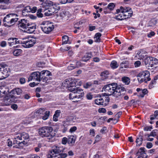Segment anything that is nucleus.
<instances>
[{"instance_id":"26","label":"nucleus","mask_w":158,"mask_h":158,"mask_svg":"<svg viewBox=\"0 0 158 158\" xmlns=\"http://www.w3.org/2000/svg\"><path fill=\"white\" fill-rule=\"evenodd\" d=\"M122 81L126 85H128L130 82V78L124 76L121 78Z\"/></svg>"},{"instance_id":"9","label":"nucleus","mask_w":158,"mask_h":158,"mask_svg":"<svg viewBox=\"0 0 158 158\" xmlns=\"http://www.w3.org/2000/svg\"><path fill=\"white\" fill-rule=\"evenodd\" d=\"M150 75L149 72L148 71H144L140 72L137 76L138 81L140 83L143 82L147 83L151 80Z\"/></svg>"},{"instance_id":"5","label":"nucleus","mask_w":158,"mask_h":158,"mask_svg":"<svg viewBox=\"0 0 158 158\" xmlns=\"http://www.w3.org/2000/svg\"><path fill=\"white\" fill-rule=\"evenodd\" d=\"M42 6L45 9L44 15L46 16H51L56 11L54 9L56 6L53 5L51 1H46L42 3Z\"/></svg>"},{"instance_id":"10","label":"nucleus","mask_w":158,"mask_h":158,"mask_svg":"<svg viewBox=\"0 0 158 158\" xmlns=\"http://www.w3.org/2000/svg\"><path fill=\"white\" fill-rule=\"evenodd\" d=\"M40 27L44 33L48 34L53 30L54 26L51 22L45 21L42 23Z\"/></svg>"},{"instance_id":"29","label":"nucleus","mask_w":158,"mask_h":158,"mask_svg":"<svg viewBox=\"0 0 158 158\" xmlns=\"http://www.w3.org/2000/svg\"><path fill=\"white\" fill-rule=\"evenodd\" d=\"M157 22V21L155 19H152L148 23V27H153L156 25Z\"/></svg>"},{"instance_id":"48","label":"nucleus","mask_w":158,"mask_h":158,"mask_svg":"<svg viewBox=\"0 0 158 158\" xmlns=\"http://www.w3.org/2000/svg\"><path fill=\"white\" fill-rule=\"evenodd\" d=\"M156 83V81L153 80L151 81L149 85V87L151 89L153 87V85L155 84Z\"/></svg>"},{"instance_id":"32","label":"nucleus","mask_w":158,"mask_h":158,"mask_svg":"<svg viewBox=\"0 0 158 158\" xmlns=\"http://www.w3.org/2000/svg\"><path fill=\"white\" fill-rule=\"evenodd\" d=\"M151 61V67H153L154 65L158 64V60L156 58L152 57Z\"/></svg>"},{"instance_id":"49","label":"nucleus","mask_w":158,"mask_h":158,"mask_svg":"<svg viewBox=\"0 0 158 158\" xmlns=\"http://www.w3.org/2000/svg\"><path fill=\"white\" fill-rule=\"evenodd\" d=\"M93 96L90 93H88L86 95V97L88 100H91L93 98Z\"/></svg>"},{"instance_id":"16","label":"nucleus","mask_w":158,"mask_h":158,"mask_svg":"<svg viewBox=\"0 0 158 158\" xmlns=\"http://www.w3.org/2000/svg\"><path fill=\"white\" fill-rule=\"evenodd\" d=\"M36 29V25L34 23L29 22L24 31L28 33H32Z\"/></svg>"},{"instance_id":"64","label":"nucleus","mask_w":158,"mask_h":158,"mask_svg":"<svg viewBox=\"0 0 158 158\" xmlns=\"http://www.w3.org/2000/svg\"><path fill=\"white\" fill-rule=\"evenodd\" d=\"M21 84H23L25 82V79L24 78H21L19 80Z\"/></svg>"},{"instance_id":"18","label":"nucleus","mask_w":158,"mask_h":158,"mask_svg":"<svg viewBox=\"0 0 158 158\" xmlns=\"http://www.w3.org/2000/svg\"><path fill=\"white\" fill-rule=\"evenodd\" d=\"M8 44L10 46H12L15 44H21V41L19 40L16 38H10L8 40Z\"/></svg>"},{"instance_id":"43","label":"nucleus","mask_w":158,"mask_h":158,"mask_svg":"<svg viewBox=\"0 0 158 158\" xmlns=\"http://www.w3.org/2000/svg\"><path fill=\"white\" fill-rule=\"evenodd\" d=\"M114 18L117 19L118 20H123V19L122 18V15L121 14L115 15L114 17Z\"/></svg>"},{"instance_id":"20","label":"nucleus","mask_w":158,"mask_h":158,"mask_svg":"<svg viewBox=\"0 0 158 158\" xmlns=\"http://www.w3.org/2000/svg\"><path fill=\"white\" fill-rule=\"evenodd\" d=\"M136 154L138 156L137 158H146L147 157V155L145 152L144 148H143L139 149Z\"/></svg>"},{"instance_id":"8","label":"nucleus","mask_w":158,"mask_h":158,"mask_svg":"<svg viewBox=\"0 0 158 158\" xmlns=\"http://www.w3.org/2000/svg\"><path fill=\"white\" fill-rule=\"evenodd\" d=\"M17 101L16 98L14 95L10 94H6L4 98L1 103L2 106H8L12 102L15 103Z\"/></svg>"},{"instance_id":"19","label":"nucleus","mask_w":158,"mask_h":158,"mask_svg":"<svg viewBox=\"0 0 158 158\" xmlns=\"http://www.w3.org/2000/svg\"><path fill=\"white\" fill-rule=\"evenodd\" d=\"M29 22V21L27 19H21L20 21L18 23L19 27H20L25 30L27 25L28 24Z\"/></svg>"},{"instance_id":"61","label":"nucleus","mask_w":158,"mask_h":158,"mask_svg":"<svg viewBox=\"0 0 158 158\" xmlns=\"http://www.w3.org/2000/svg\"><path fill=\"white\" fill-rule=\"evenodd\" d=\"M7 145L10 147H11L12 146V141L9 139H8L7 140Z\"/></svg>"},{"instance_id":"1","label":"nucleus","mask_w":158,"mask_h":158,"mask_svg":"<svg viewBox=\"0 0 158 158\" xmlns=\"http://www.w3.org/2000/svg\"><path fill=\"white\" fill-rule=\"evenodd\" d=\"M102 89L106 92L108 95H112L116 98L123 97L126 92L125 88L118 85L116 83H113L105 85Z\"/></svg>"},{"instance_id":"33","label":"nucleus","mask_w":158,"mask_h":158,"mask_svg":"<svg viewBox=\"0 0 158 158\" xmlns=\"http://www.w3.org/2000/svg\"><path fill=\"white\" fill-rule=\"evenodd\" d=\"M110 65L112 69H115L118 67L119 65L116 61L113 60L111 62Z\"/></svg>"},{"instance_id":"52","label":"nucleus","mask_w":158,"mask_h":158,"mask_svg":"<svg viewBox=\"0 0 158 158\" xmlns=\"http://www.w3.org/2000/svg\"><path fill=\"white\" fill-rule=\"evenodd\" d=\"M27 158H40V157L35 154H31Z\"/></svg>"},{"instance_id":"30","label":"nucleus","mask_w":158,"mask_h":158,"mask_svg":"<svg viewBox=\"0 0 158 158\" xmlns=\"http://www.w3.org/2000/svg\"><path fill=\"white\" fill-rule=\"evenodd\" d=\"M142 136L141 135H139V137H137L136 140L137 145L138 146L141 145L142 143Z\"/></svg>"},{"instance_id":"13","label":"nucleus","mask_w":158,"mask_h":158,"mask_svg":"<svg viewBox=\"0 0 158 158\" xmlns=\"http://www.w3.org/2000/svg\"><path fill=\"white\" fill-rule=\"evenodd\" d=\"M121 10V13L123 14L124 19L128 18L131 17L133 14V11L129 7H120Z\"/></svg>"},{"instance_id":"36","label":"nucleus","mask_w":158,"mask_h":158,"mask_svg":"<svg viewBox=\"0 0 158 158\" xmlns=\"http://www.w3.org/2000/svg\"><path fill=\"white\" fill-rule=\"evenodd\" d=\"M62 44H66L68 43V41L69 40V37L66 35H64L62 36ZM69 44H70V43H69Z\"/></svg>"},{"instance_id":"63","label":"nucleus","mask_w":158,"mask_h":158,"mask_svg":"<svg viewBox=\"0 0 158 158\" xmlns=\"http://www.w3.org/2000/svg\"><path fill=\"white\" fill-rule=\"evenodd\" d=\"M74 118L73 116H70L67 119V122H71L73 120Z\"/></svg>"},{"instance_id":"7","label":"nucleus","mask_w":158,"mask_h":158,"mask_svg":"<svg viewBox=\"0 0 158 158\" xmlns=\"http://www.w3.org/2000/svg\"><path fill=\"white\" fill-rule=\"evenodd\" d=\"M10 73V71L8 66L3 63L0 64V80L8 77Z\"/></svg>"},{"instance_id":"41","label":"nucleus","mask_w":158,"mask_h":158,"mask_svg":"<svg viewBox=\"0 0 158 158\" xmlns=\"http://www.w3.org/2000/svg\"><path fill=\"white\" fill-rule=\"evenodd\" d=\"M45 109L43 108H41L36 111V113L39 114H44L45 112Z\"/></svg>"},{"instance_id":"31","label":"nucleus","mask_w":158,"mask_h":158,"mask_svg":"<svg viewBox=\"0 0 158 158\" xmlns=\"http://www.w3.org/2000/svg\"><path fill=\"white\" fill-rule=\"evenodd\" d=\"M22 51L21 49H18L15 50L13 52V55L16 56H19L22 53Z\"/></svg>"},{"instance_id":"59","label":"nucleus","mask_w":158,"mask_h":158,"mask_svg":"<svg viewBox=\"0 0 158 158\" xmlns=\"http://www.w3.org/2000/svg\"><path fill=\"white\" fill-rule=\"evenodd\" d=\"M98 111L99 113H105L106 112V110L104 108H101L98 109Z\"/></svg>"},{"instance_id":"2","label":"nucleus","mask_w":158,"mask_h":158,"mask_svg":"<svg viewBox=\"0 0 158 158\" xmlns=\"http://www.w3.org/2000/svg\"><path fill=\"white\" fill-rule=\"evenodd\" d=\"M70 79H66L62 83V86L68 89L70 91H75L77 97L78 99L82 98L84 95V93L82 89L79 87H77V85L75 81H72Z\"/></svg>"},{"instance_id":"12","label":"nucleus","mask_w":158,"mask_h":158,"mask_svg":"<svg viewBox=\"0 0 158 158\" xmlns=\"http://www.w3.org/2000/svg\"><path fill=\"white\" fill-rule=\"evenodd\" d=\"M106 94L104 93L102 94L99 98H97L95 101V103L98 105H106V102H108L109 101V98L108 97H106Z\"/></svg>"},{"instance_id":"47","label":"nucleus","mask_w":158,"mask_h":158,"mask_svg":"<svg viewBox=\"0 0 158 158\" xmlns=\"http://www.w3.org/2000/svg\"><path fill=\"white\" fill-rule=\"evenodd\" d=\"M155 34V32L153 31H151L147 34V36L148 38H151L154 36Z\"/></svg>"},{"instance_id":"50","label":"nucleus","mask_w":158,"mask_h":158,"mask_svg":"<svg viewBox=\"0 0 158 158\" xmlns=\"http://www.w3.org/2000/svg\"><path fill=\"white\" fill-rule=\"evenodd\" d=\"M7 45V43L5 41H2L0 43V45L2 47H4L6 46Z\"/></svg>"},{"instance_id":"28","label":"nucleus","mask_w":158,"mask_h":158,"mask_svg":"<svg viewBox=\"0 0 158 158\" xmlns=\"http://www.w3.org/2000/svg\"><path fill=\"white\" fill-rule=\"evenodd\" d=\"M13 143L14 144H17L19 147H20L19 149H22L23 148V147L25 144V141H23V142H19L18 143L17 139H14L13 140Z\"/></svg>"},{"instance_id":"55","label":"nucleus","mask_w":158,"mask_h":158,"mask_svg":"<svg viewBox=\"0 0 158 158\" xmlns=\"http://www.w3.org/2000/svg\"><path fill=\"white\" fill-rule=\"evenodd\" d=\"M60 110H57L56 111L55 114L54 115V118L56 117H58L60 115Z\"/></svg>"},{"instance_id":"4","label":"nucleus","mask_w":158,"mask_h":158,"mask_svg":"<svg viewBox=\"0 0 158 158\" xmlns=\"http://www.w3.org/2000/svg\"><path fill=\"white\" fill-rule=\"evenodd\" d=\"M18 16L15 14H10L7 15L3 19V24L5 27H10L17 21Z\"/></svg>"},{"instance_id":"57","label":"nucleus","mask_w":158,"mask_h":158,"mask_svg":"<svg viewBox=\"0 0 158 158\" xmlns=\"http://www.w3.org/2000/svg\"><path fill=\"white\" fill-rule=\"evenodd\" d=\"M18 106L17 104H13L11 106V108L14 110H16L18 108Z\"/></svg>"},{"instance_id":"3","label":"nucleus","mask_w":158,"mask_h":158,"mask_svg":"<svg viewBox=\"0 0 158 158\" xmlns=\"http://www.w3.org/2000/svg\"><path fill=\"white\" fill-rule=\"evenodd\" d=\"M39 133L42 137H45L49 140L48 141L52 142L54 141V137L55 133L53 131L51 127H44L40 128L39 130Z\"/></svg>"},{"instance_id":"53","label":"nucleus","mask_w":158,"mask_h":158,"mask_svg":"<svg viewBox=\"0 0 158 158\" xmlns=\"http://www.w3.org/2000/svg\"><path fill=\"white\" fill-rule=\"evenodd\" d=\"M77 129V127L76 126H73L71 127L69 130V132L71 133H72L75 131Z\"/></svg>"},{"instance_id":"6","label":"nucleus","mask_w":158,"mask_h":158,"mask_svg":"<svg viewBox=\"0 0 158 158\" xmlns=\"http://www.w3.org/2000/svg\"><path fill=\"white\" fill-rule=\"evenodd\" d=\"M64 147L61 145L54 146L48 155V158H57L59 154L63 152Z\"/></svg>"},{"instance_id":"22","label":"nucleus","mask_w":158,"mask_h":158,"mask_svg":"<svg viewBox=\"0 0 158 158\" xmlns=\"http://www.w3.org/2000/svg\"><path fill=\"white\" fill-rule=\"evenodd\" d=\"M31 8L30 6H27L25 7L23 10L22 14L23 16H26L27 15L28 12H31Z\"/></svg>"},{"instance_id":"35","label":"nucleus","mask_w":158,"mask_h":158,"mask_svg":"<svg viewBox=\"0 0 158 158\" xmlns=\"http://www.w3.org/2000/svg\"><path fill=\"white\" fill-rule=\"evenodd\" d=\"M150 116V119L151 120L155 119H158V110L155 111L154 114L151 115Z\"/></svg>"},{"instance_id":"40","label":"nucleus","mask_w":158,"mask_h":158,"mask_svg":"<svg viewBox=\"0 0 158 158\" xmlns=\"http://www.w3.org/2000/svg\"><path fill=\"white\" fill-rule=\"evenodd\" d=\"M141 93L142 94H140V96L142 98H143L145 94L148 93V91L147 89H144L141 90Z\"/></svg>"},{"instance_id":"54","label":"nucleus","mask_w":158,"mask_h":158,"mask_svg":"<svg viewBox=\"0 0 158 158\" xmlns=\"http://www.w3.org/2000/svg\"><path fill=\"white\" fill-rule=\"evenodd\" d=\"M152 129V126H146L143 128L144 130L145 131H150Z\"/></svg>"},{"instance_id":"23","label":"nucleus","mask_w":158,"mask_h":158,"mask_svg":"<svg viewBox=\"0 0 158 158\" xmlns=\"http://www.w3.org/2000/svg\"><path fill=\"white\" fill-rule=\"evenodd\" d=\"M68 143L70 145H72L74 144L75 141V139L73 135H71L68 136Z\"/></svg>"},{"instance_id":"17","label":"nucleus","mask_w":158,"mask_h":158,"mask_svg":"<svg viewBox=\"0 0 158 158\" xmlns=\"http://www.w3.org/2000/svg\"><path fill=\"white\" fill-rule=\"evenodd\" d=\"M29 137L28 134L26 133L23 132L22 134L16 135L15 136L14 139L22 140L28 139Z\"/></svg>"},{"instance_id":"58","label":"nucleus","mask_w":158,"mask_h":158,"mask_svg":"<svg viewBox=\"0 0 158 158\" xmlns=\"http://www.w3.org/2000/svg\"><path fill=\"white\" fill-rule=\"evenodd\" d=\"M141 62L139 61H137L134 63V65L136 67H138L140 66L141 65Z\"/></svg>"},{"instance_id":"34","label":"nucleus","mask_w":158,"mask_h":158,"mask_svg":"<svg viewBox=\"0 0 158 158\" xmlns=\"http://www.w3.org/2000/svg\"><path fill=\"white\" fill-rule=\"evenodd\" d=\"M50 112L49 111H46L44 113V115L41 116V118L44 120H47L49 116Z\"/></svg>"},{"instance_id":"27","label":"nucleus","mask_w":158,"mask_h":158,"mask_svg":"<svg viewBox=\"0 0 158 158\" xmlns=\"http://www.w3.org/2000/svg\"><path fill=\"white\" fill-rule=\"evenodd\" d=\"M152 57H147L144 60V62L146 65L151 66V63Z\"/></svg>"},{"instance_id":"46","label":"nucleus","mask_w":158,"mask_h":158,"mask_svg":"<svg viewBox=\"0 0 158 158\" xmlns=\"http://www.w3.org/2000/svg\"><path fill=\"white\" fill-rule=\"evenodd\" d=\"M109 74V72L108 71H105L102 72L101 74V76L102 77H106Z\"/></svg>"},{"instance_id":"60","label":"nucleus","mask_w":158,"mask_h":158,"mask_svg":"<svg viewBox=\"0 0 158 158\" xmlns=\"http://www.w3.org/2000/svg\"><path fill=\"white\" fill-rule=\"evenodd\" d=\"M68 142V139L67 138L64 137L62 139V143L63 144H65Z\"/></svg>"},{"instance_id":"24","label":"nucleus","mask_w":158,"mask_h":158,"mask_svg":"<svg viewBox=\"0 0 158 158\" xmlns=\"http://www.w3.org/2000/svg\"><path fill=\"white\" fill-rule=\"evenodd\" d=\"M42 7V8L39 9L38 10L37 12V15L40 18H41L43 17V15L42 12H44L45 11V8L44 6Z\"/></svg>"},{"instance_id":"62","label":"nucleus","mask_w":158,"mask_h":158,"mask_svg":"<svg viewBox=\"0 0 158 158\" xmlns=\"http://www.w3.org/2000/svg\"><path fill=\"white\" fill-rule=\"evenodd\" d=\"M152 146V144L151 143H148L147 144L146 147L148 148H151Z\"/></svg>"},{"instance_id":"45","label":"nucleus","mask_w":158,"mask_h":158,"mask_svg":"<svg viewBox=\"0 0 158 158\" xmlns=\"http://www.w3.org/2000/svg\"><path fill=\"white\" fill-rule=\"evenodd\" d=\"M14 91L15 92L17 95H20L22 92V90L19 88H16L14 89Z\"/></svg>"},{"instance_id":"44","label":"nucleus","mask_w":158,"mask_h":158,"mask_svg":"<svg viewBox=\"0 0 158 158\" xmlns=\"http://www.w3.org/2000/svg\"><path fill=\"white\" fill-rule=\"evenodd\" d=\"M115 7V5L113 3H110L108 5L107 7L110 10H113Z\"/></svg>"},{"instance_id":"39","label":"nucleus","mask_w":158,"mask_h":158,"mask_svg":"<svg viewBox=\"0 0 158 158\" xmlns=\"http://www.w3.org/2000/svg\"><path fill=\"white\" fill-rule=\"evenodd\" d=\"M158 131V130H153L152 131L150 135H148V137H149L150 136H153L154 137L156 135V134L157 133Z\"/></svg>"},{"instance_id":"38","label":"nucleus","mask_w":158,"mask_h":158,"mask_svg":"<svg viewBox=\"0 0 158 158\" xmlns=\"http://www.w3.org/2000/svg\"><path fill=\"white\" fill-rule=\"evenodd\" d=\"M138 54L139 56V59L140 60L143 59L146 56L145 52L144 51H141L139 53L138 52Z\"/></svg>"},{"instance_id":"21","label":"nucleus","mask_w":158,"mask_h":158,"mask_svg":"<svg viewBox=\"0 0 158 158\" xmlns=\"http://www.w3.org/2000/svg\"><path fill=\"white\" fill-rule=\"evenodd\" d=\"M71 93L69 94V98L70 99L74 100L73 101L74 102H77V99H78L77 97L75 91H70Z\"/></svg>"},{"instance_id":"25","label":"nucleus","mask_w":158,"mask_h":158,"mask_svg":"<svg viewBox=\"0 0 158 158\" xmlns=\"http://www.w3.org/2000/svg\"><path fill=\"white\" fill-rule=\"evenodd\" d=\"M91 53H88L85 54L82 58V60L84 62H87L91 57Z\"/></svg>"},{"instance_id":"56","label":"nucleus","mask_w":158,"mask_h":158,"mask_svg":"<svg viewBox=\"0 0 158 158\" xmlns=\"http://www.w3.org/2000/svg\"><path fill=\"white\" fill-rule=\"evenodd\" d=\"M89 135L93 136H94L95 135V131L94 129H91L89 130Z\"/></svg>"},{"instance_id":"51","label":"nucleus","mask_w":158,"mask_h":158,"mask_svg":"<svg viewBox=\"0 0 158 158\" xmlns=\"http://www.w3.org/2000/svg\"><path fill=\"white\" fill-rule=\"evenodd\" d=\"M67 15V14L65 11H63L60 13V16L62 18H64Z\"/></svg>"},{"instance_id":"42","label":"nucleus","mask_w":158,"mask_h":158,"mask_svg":"<svg viewBox=\"0 0 158 158\" xmlns=\"http://www.w3.org/2000/svg\"><path fill=\"white\" fill-rule=\"evenodd\" d=\"M92 85V84L91 82H87L83 85V87L85 89H88L90 88L91 86Z\"/></svg>"},{"instance_id":"14","label":"nucleus","mask_w":158,"mask_h":158,"mask_svg":"<svg viewBox=\"0 0 158 158\" xmlns=\"http://www.w3.org/2000/svg\"><path fill=\"white\" fill-rule=\"evenodd\" d=\"M41 73L39 72H35L32 73L28 78V81L32 80L38 81H41Z\"/></svg>"},{"instance_id":"11","label":"nucleus","mask_w":158,"mask_h":158,"mask_svg":"<svg viewBox=\"0 0 158 158\" xmlns=\"http://www.w3.org/2000/svg\"><path fill=\"white\" fill-rule=\"evenodd\" d=\"M36 40L32 38H24L21 41V44L25 48H29L33 46L35 43Z\"/></svg>"},{"instance_id":"37","label":"nucleus","mask_w":158,"mask_h":158,"mask_svg":"<svg viewBox=\"0 0 158 158\" xmlns=\"http://www.w3.org/2000/svg\"><path fill=\"white\" fill-rule=\"evenodd\" d=\"M102 34L100 33H97L95 35L94 38L95 39V42H99L100 41V37Z\"/></svg>"},{"instance_id":"15","label":"nucleus","mask_w":158,"mask_h":158,"mask_svg":"<svg viewBox=\"0 0 158 158\" xmlns=\"http://www.w3.org/2000/svg\"><path fill=\"white\" fill-rule=\"evenodd\" d=\"M41 73V81L47 82L49 79L50 76L51 75L50 72L48 70L43 71Z\"/></svg>"}]
</instances>
